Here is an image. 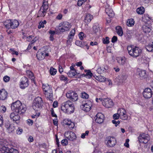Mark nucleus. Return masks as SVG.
<instances>
[{"label": "nucleus", "instance_id": "1", "mask_svg": "<svg viewBox=\"0 0 153 153\" xmlns=\"http://www.w3.org/2000/svg\"><path fill=\"white\" fill-rule=\"evenodd\" d=\"M12 110L16 113L22 114L24 113L26 110L25 105L22 104L20 101L18 100L12 103Z\"/></svg>", "mask_w": 153, "mask_h": 153}, {"label": "nucleus", "instance_id": "2", "mask_svg": "<svg viewBox=\"0 0 153 153\" xmlns=\"http://www.w3.org/2000/svg\"><path fill=\"white\" fill-rule=\"evenodd\" d=\"M61 109L64 112L71 114L74 112L75 106L74 103L70 100H68L62 103Z\"/></svg>", "mask_w": 153, "mask_h": 153}, {"label": "nucleus", "instance_id": "3", "mask_svg": "<svg viewBox=\"0 0 153 153\" xmlns=\"http://www.w3.org/2000/svg\"><path fill=\"white\" fill-rule=\"evenodd\" d=\"M127 50L129 54L133 57H137L139 56L142 53V50L138 47L135 46L132 47L131 46H128Z\"/></svg>", "mask_w": 153, "mask_h": 153}, {"label": "nucleus", "instance_id": "4", "mask_svg": "<svg viewBox=\"0 0 153 153\" xmlns=\"http://www.w3.org/2000/svg\"><path fill=\"white\" fill-rule=\"evenodd\" d=\"M4 24L7 28L15 29L18 26L19 23L16 20H7L4 22Z\"/></svg>", "mask_w": 153, "mask_h": 153}, {"label": "nucleus", "instance_id": "5", "mask_svg": "<svg viewBox=\"0 0 153 153\" xmlns=\"http://www.w3.org/2000/svg\"><path fill=\"white\" fill-rule=\"evenodd\" d=\"M0 152L1 153H18L17 150L5 146L3 142H0Z\"/></svg>", "mask_w": 153, "mask_h": 153}, {"label": "nucleus", "instance_id": "6", "mask_svg": "<svg viewBox=\"0 0 153 153\" xmlns=\"http://www.w3.org/2000/svg\"><path fill=\"white\" fill-rule=\"evenodd\" d=\"M138 141L140 144L141 143L146 144L149 140V135L144 133L140 134L138 137Z\"/></svg>", "mask_w": 153, "mask_h": 153}, {"label": "nucleus", "instance_id": "7", "mask_svg": "<svg viewBox=\"0 0 153 153\" xmlns=\"http://www.w3.org/2000/svg\"><path fill=\"white\" fill-rule=\"evenodd\" d=\"M59 27H61L60 28H59L60 31L62 32H64L65 31L69 30L71 28V25L69 22L65 21L60 23Z\"/></svg>", "mask_w": 153, "mask_h": 153}, {"label": "nucleus", "instance_id": "8", "mask_svg": "<svg viewBox=\"0 0 153 153\" xmlns=\"http://www.w3.org/2000/svg\"><path fill=\"white\" fill-rule=\"evenodd\" d=\"M66 96L68 98L73 102L77 100L78 98L77 94L72 91H68L66 94Z\"/></svg>", "mask_w": 153, "mask_h": 153}, {"label": "nucleus", "instance_id": "9", "mask_svg": "<svg viewBox=\"0 0 153 153\" xmlns=\"http://www.w3.org/2000/svg\"><path fill=\"white\" fill-rule=\"evenodd\" d=\"M65 137L69 140L74 141H75L76 138V134L71 131H68L65 133Z\"/></svg>", "mask_w": 153, "mask_h": 153}, {"label": "nucleus", "instance_id": "10", "mask_svg": "<svg viewBox=\"0 0 153 153\" xmlns=\"http://www.w3.org/2000/svg\"><path fill=\"white\" fill-rule=\"evenodd\" d=\"M107 146L108 147H113L116 143L115 138L113 137H108L105 140Z\"/></svg>", "mask_w": 153, "mask_h": 153}, {"label": "nucleus", "instance_id": "11", "mask_svg": "<svg viewBox=\"0 0 153 153\" xmlns=\"http://www.w3.org/2000/svg\"><path fill=\"white\" fill-rule=\"evenodd\" d=\"M83 103L80 106L82 109L86 112L90 111L92 106V102L90 101H87L86 102Z\"/></svg>", "mask_w": 153, "mask_h": 153}, {"label": "nucleus", "instance_id": "12", "mask_svg": "<svg viewBox=\"0 0 153 153\" xmlns=\"http://www.w3.org/2000/svg\"><path fill=\"white\" fill-rule=\"evenodd\" d=\"M117 113L120 116V118L122 120H125L127 119L128 117L126 114V111L124 108L119 109L117 111Z\"/></svg>", "mask_w": 153, "mask_h": 153}, {"label": "nucleus", "instance_id": "13", "mask_svg": "<svg viewBox=\"0 0 153 153\" xmlns=\"http://www.w3.org/2000/svg\"><path fill=\"white\" fill-rule=\"evenodd\" d=\"M48 2L46 1H43L42 3V5L41 7L40 10H39V13L40 14L41 13H41L40 16H45L44 13H46V11L48 8Z\"/></svg>", "mask_w": 153, "mask_h": 153}, {"label": "nucleus", "instance_id": "14", "mask_svg": "<svg viewBox=\"0 0 153 153\" xmlns=\"http://www.w3.org/2000/svg\"><path fill=\"white\" fill-rule=\"evenodd\" d=\"M29 85L28 79L26 77H22L20 80V87L21 88L24 89L27 87Z\"/></svg>", "mask_w": 153, "mask_h": 153}, {"label": "nucleus", "instance_id": "15", "mask_svg": "<svg viewBox=\"0 0 153 153\" xmlns=\"http://www.w3.org/2000/svg\"><path fill=\"white\" fill-rule=\"evenodd\" d=\"M102 104L103 106L107 108L111 107L114 104L112 100L108 98L104 99L102 102Z\"/></svg>", "mask_w": 153, "mask_h": 153}, {"label": "nucleus", "instance_id": "16", "mask_svg": "<svg viewBox=\"0 0 153 153\" xmlns=\"http://www.w3.org/2000/svg\"><path fill=\"white\" fill-rule=\"evenodd\" d=\"M152 94V92L151 89L149 88L145 89L143 93V96L146 99H149L151 98Z\"/></svg>", "mask_w": 153, "mask_h": 153}, {"label": "nucleus", "instance_id": "17", "mask_svg": "<svg viewBox=\"0 0 153 153\" xmlns=\"http://www.w3.org/2000/svg\"><path fill=\"white\" fill-rule=\"evenodd\" d=\"M19 113H15V112L11 113L10 115V119L16 123H19L20 119V116L18 114Z\"/></svg>", "mask_w": 153, "mask_h": 153}, {"label": "nucleus", "instance_id": "18", "mask_svg": "<svg viewBox=\"0 0 153 153\" xmlns=\"http://www.w3.org/2000/svg\"><path fill=\"white\" fill-rule=\"evenodd\" d=\"M95 118L97 123L101 124L104 121V116L101 113H98L95 117Z\"/></svg>", "mask_w": 153, "mask_h": 153}, {"label": "nucleus", "instance_id": "19", "mask_svg": "<svg viewBox=\"0 0 153 153\" xmlns=\"http://www.w3.org/2000/svg\"><path fill=\"white\" fill-rule=\"evenodd\" d=\"M137 73L141 79H144L147 76V74L145 70L138 68L137 70Z\"/></svg>", "mask_w": 153, "mask_h": 153}, {"label": "nucleus", "instance_id": "20", "mask_svg": "<svg viewBox=\"0 0 153 153\" xmlns=\"http://www.w3.org/2000/svg\"><path fill=\"white\" fill-rule=\"evenodd\" d=\"M8 96V93L4 89L0 90V100H4L7 99Z\"/></svg>", "mask_w": 153, "mask_h": 153}, {"label": "nucleus", "instance_id": "21", "mask_svg": "<svg viewBox=\"0 0 153 153\" xmlns=\"http://www.w3.org/2000/svg\"><path fill=\"white\" fill-rule=\"evenodd\" d=\"M5 126L7 128V132L9 133H13L15 129V127L14 125L10 124L9 122H7L5 123Z\"/></svg>", "mask_w": 153, "mask_h": 153}, {"label": "nucleus", "instance_id": "22", "mask_svg": "<svg viewBox=\"0 0 153 153\" xmlns=\"http://www.w3.org/2000/svg\"><path fill=\"white\" fill-rule=\"evenodd\" d=\"M142 28L144 33H149L152 30L151 24L146 23L144 25H143Z\"/></svg>", "mask_w": 153, "mask_h": 153}, {"label": "nucleus", "instance_id": "23", "mask_svg": "<svg viewBox=\"0 0 153 153\" xmlns=\"http://www.w3.org/2000/svg\"><path fill=\"white\" fill-rule=\"evenodd\" d=\"M105 12L110 18H112L114 17V14L112 9H111L109 6H108V7H106Z\"/></svg>", "mask_w": 153, "mask_h": 153}, {"label": "nucleus", "instance_id": "24", "mask_svg": "<svg viewBox=\"0 0 153 153\" xmlns=\"http://www.w3.org/2000/svg\"><path fill=\"white\" fill-rule=\"evenodd\" d=\"M42 88L43 91L45 92V94L46 93H50L52 91L51 86L48 84H43Z\"/></svg>", "mask_w": 153, "mask_h": 153}, {"label": "nucleus", "instance_id": "25", "mask_svg": "<svg viewBox=\"0 0 153 153\" xmlns=\"http://www.w3.org/2000/svg\"><path fill=\"white\" fill-rule=\"evenodd\" d=\"M93 19V16L89 13H87L85 16L84 22L87 23H89Z\"/></svg>", "mask_w": 153, "mask_h": 153}, {"label": "nucleus", "instance_id": "26", "mask_svg": "<svg viewBox=\"0 0 153 153\" xmlns=\"http://www.w3.org/2000/svg\"><path fill=\"white\" fill-rule=\"evenodd\" d=\"M108 68L107 66H100L97 70V72L99 74H102L107 71Z\"/></svg>", "mask_w": 153, "mask_h": 153}, {"label": "nucleus", "instance_id": "27", "mask_svg": "<svg viewBox=\"0 0 153 153\" xmlns=\"http://www.w3.org/2000/svg\"><path fill=\"white\" fill-rule=\"evenodd\" d=\"M33 107V109L36 110H38V99L37 97L34 100Z\"/></svg>", "mask_w": 153, "mask_h": 153}, {"label": "nucleus", "instance_id": "28", "mask_svg": "<svg viewBox=\"0 0 153 153\" xmlns=\"http://www.w3.org/2000/svg\"><path fill=\"white\" fill-rule=\"evenodd\" d=\"M126 59L124 57H118L117 59L118 63L120 65H123L126 61Z\"/></svg>", "mask_w": 153, "mask_h": 153}, {"label": "nucleus", "instance_id": "29", "mask_svg": "<svg viewBox=\"0 0 153 153\" xmlns=\"http://www.w3.org/2000/svg\"><path fill=\"white\" fill-rule=\"evenodd\" d=\"M26 75L29 78H30L34 84H35L36 82L34 80V76H33V73L30 71L28 70L26 71Z\"/></svg>", "mask_w": 153, "mask_h": 153}, {"label": "nucleus", "instance_id": "30", "mask_svg": "<svg viewBox=\"0 0 153 153\" xmlns=\"http://www.w3.org/2000/svg\"><path fill=\"white\" fill-rule=\"evenodd\" d=\"M84 71L86 72V74H83L82 75L84 76L86 78H90L92 76L93 74L91 72V71L90 70H85Z\"/></svg>", "mask_w": 153, "mask_h": 153}, {"label": "nucleus", "instance_id": "31", "mask_svg": "<svg viewBox=\"0 0 153 153\" xmlns=\"http://www.w3.org/2000/svg\"><path fill=\"white\" fill-rule=\"evenodd\" d=\"M116 30L117 34L120 36H122L123 34V32L122 28L120 26H117L116 27Z\"/></svg>", "mask_w": 153, "mask_h": 153}, {"label": "nucleus", "instance_id": "32", "mask_svg": "<svg viewBox=\"0 0 153 153\" xmlns=\"http://www.w3.org/2000/svg\"><path fill=\"white\" fill-rule=\"evenodd\" d=\"M151 18L147 14H144L142 17V21L145 22H147L151 20Z\"/></svg>", "mask_w": 153, "mask_h": 153}, {"label": "nucleus", "instance_id": "33", "mask_svg": "<svg viewBox=\"0 0 153 153\" xmlns=\"http://www.w3.org/2000/svg\"><path fill=\"white\" fill-rule=\"evenodd\" d=\"M77 74V73L76 70L70 71L67 74L68 76L70 77H74Z\"/></svg>", "mask_w": 153, "mask_h": 153}, {"label": "nucleus", "instance_id": "34", "mask_svg": "<svg viewBox=\"0 0 153 153\" xmlns=\"http://www.w3.org/2000/svg\"><path fill=\"white\" fill-rule=\"evenodd\" d=\"M145 48L148 51L153 52V45L152 44H151L146 45Z\"/></svg>", "mask_w": 153, "mask_h": 153}, {"label": "nucleus", "instance_id": "35", "mask_svg": "<svg viewBox=\"0 0 153 153\" xmlns=\"http://www.w3.org/2000/svg\"><path fill=\"white\" fill-rule=\"evenodd\" d=\"M134 23V20L132 19H129L126 22V24L127 26L129 27L133 26Z\"/></svg>", "mask_w": 153, "mask_h": 153}, {"label": "nucleus", "instance_id": "36", "mask_svg": "<svg viewBox=\"0 0 153 153\" xmlns=\"http://www.w3.org/2000/svg\"><path fill=\"white\" fill-rule=\"evenodd\" d=\"M46 96L51 101H52L53 99V94L52 91L51 92L46 93H45Z\"/></svg>", "mask_w": 153, "mask_h": 153}, {"label": "nucleus", "instance_id": "37", "mask_svg": "<svg viewBox=\"0 0 153 153\" xmlns=\"http://www.w3.org/2000/svg\"><path fill=\"white\" fill-rule=\"evenodd\" d=\"M144 8L143 7L138 8L136 10L137 13L139 14H142L144 12Z\"/></svg>", "mask_w": 153, "mask_h": 153}, {"label": "nucleus", "instance_id": "38", "mask_svg": "<svg viewBox=\"0 0 153 153\" xmlns=\"http://www.w3.org/2000/svg\"><path fill=\"white\" fill-rule=\"evenodd\" d=\"M96 79L100 82H104L106 78L103 76H96Z\"/></svg>", "mask_w": 153, "mask_h": 153}, {"label": "nucleus", "instance_id": "39", "mask_svg": "<svg viewBox=\"0 0 153 153\" xmlns=\"http://www.w3.org/2000/svg\"><path fill=\"white\" fill-rule=\"evenodd\" d=\"M57 72V70L56 69L53 68H51L50 69V73L52 75H54Z\"/></svg>", "mask_w": 153, "mask_h": 153}, {"label": "nucleus", "instance_id": "40", "mask_svg": "<svg viewBox=\"0 0 153 153\" xmlns=\"http://www.w3.org/2000/svg\"><path fill=\"white\" fill-rule=\"evenodd\" d=\"M47 23L46 20H44L43 21H41L39 22V29L42 27H44V25L46 24Z\"/></svg>", "mask_w": 153, "mask_h": 153}, {"label": "nucleus", "instance_id": "41", "mask_svg": "<svg viewBox=\"0 0 153 153\" xmlns=\"http://www.w3.org/2000/svg\"><path fill=\"white\" fill-rule=\"evenodd\" d=\"M39 101H40V102H39V109L42 108L43 107H44L43 101L42 100V98L41 97H40L39 98Z\"/></svg>", "mask_w": 153, "mask_h": 153}, {"label": "nucleus", "instance_id": "42", "mask_svg": "<svg viewBox=\"0 0 153 153\" xmlns=\"http://www.w3.org/2000/svg\"><path fill=\"white\" fill-rule=\"evenodd\" d=\"M81 94V97L84 99H87L89 97V95L84 92H82Z\"/></svg>", "mask_w": 153, "mask_h": 153}, {"label": "nucleus", "instance_id": "43", "mask_svg": "<svg viewBox=\"0 0 153 153\" xmlns=\"http://www.w3.org/2000/svg\"><path fill=\"white\" fill-rule=\"evenodd\" d=\"M79 36L80 39L82 40L84 38L86 37V36L83 33L81 32L79 34Z\"/></svg>", "mask_w": 153, "mask_h": 153}, {"label": "nucleus", "instance_id": "44", "mask_svg": "<svg viewBox=\"0 0 153 153\" xmlns=\"http://www.w3.org/2000/svg\"><path fill=\"white\" fill-rule=\"evenodd\" d=\"M109 39L108 37H106L105 38L102 39L103 43L104 44H108L109 43Z\"/></svg>", "mask_w": 153, "mask_h": 153}, {"label": "nucleus", "instance_id": "45", "mask_svg": "<svg viewBox=\"0 0 153 153\" xmlns=\"http://www.w3.org/2000/svg\"><path fill=\"white\" fill-rule=\"evenodd\" d=\"M98 24H97V25H95L93 26V29L94 31L96 33L99 30V27Z\"/></svg>", "mask_w": 153, "mask_h": 153}, {"label": "nucleus", "instance_id": "46", "mask_svg": "<svg viewBox=\"0 0 153 153\" xmlns=\"http://www.w3.org/2000/svg\"><path fill=\"white\" fill-rule=\"evenodd\" d=\"M87 0H78L77 2V5L79 6H81Z\"/></svg>", "mask_w": 153, "mask_h": 153}, {"label": "nucleus", "instance_id": "47", "mask_svg": "<svg viewBox=\"0 0 153 153\" xmlns=\"http://www.w3.org/2000/svg\"><path fill=\"white\" fill-rule=\"evenodd\" d=\"M89 133V131L88 130L86 131L85 133H83L82 134L81 137L82 139H84L85 138V136H88Z\"/></svg>", "mask_w": 153, "mask_h": 153}, {"label": "nucleus", "instance_id": "48", "mask_svg": "<svg viewBox=\"0 0 153 153\" xmlns=\"http://www.w3.org/2000/svg\"><path fill=\"white\" fill-rule=\"evenodd\" d=\"M61 144L63 146H66L68 144L67 140L66 139L62 140L61 141Z\"/></svg>", "mask_w": 153, "mask_h": 153}, {"label": "nucleus", "instance_id": "49", "mask_svg": "<svg viewBox=\"0 0 153 153\" xmlns=\"http://www.w3.org/2000/svg\"><path fill=\"white\" fill-rule=\"evenodd\" d=\"M71 123V121L70 120H69L68 119H65L64 120V123L66 125H68V126Z\"/></svg>", "mask_w": 153, "mask_h": 153}, {"label": "nucleus", "instance_id": "50", "mask_svg": "<svg viewBox=\"0 0 153 153\" xmlns=\"http://www.w3.org/2000/svg\"><path fill=\"white\" fill-rule=\"evenodd\" d=\"M23 131L22 129L19 128L16 131V133L17 134L20 135L21 134Z\"/></svg>", "mask_w": 153, "mask_h": 153}, {"label": "nucleus", "instance_id": "51", "mask_svg": "<svg viewBox=\"0 0 153 153\" xmlns=\"http://www.w3.org/2000/svg\"><path fill=\"white\" fill-rule=\"evenodd\" d=\"M127 77V75L126 74H123L122 75L121 79L122 80L124 81L126 79Z\"/></svg>", "mask_w": 153, "mask_h": 153}, {"label": "nucleus", "instance_id": "52", "mask_svg": "<svg viewBox=\"0 0 153 153\" xmlns=\"http://www.w3.org/2000/svg\"><path fill=\"white\" fill-rule=\"evenodd\" d=\"M10 79V77L7 76H6L3 77V80L5 82H8Z\"/></svg>", "mask_w": 153, "mask_h": 153}, {"label": "nucleus", "instance_id": "53", "mask_svg": "<svg viewBox=\"0 0 153 153\" xmlns=\"http://www.w3.org/2000/svg\"><path fill=\"white\" fill-rule=\"evenodd\" d=\"M60 80L62 81H65L67 80V78L65 77L63 75H61L60 77Z\"/></svg>", "mask_w": 153, "mask_h": 153}, {"label": "nucleus", "instance_id": "54", "mask_svg": "<svg viewBox=\"0 0 153 153\" xmlns=\"http://www.w3.org/2000/svg\"><path fill=\"white\" fill-rule=\"evenodd\" d=\"M51 115L52 117H56L57 118V116L56 114L55 113L53 108H52L51 110Z\"/></svg>", "mask_w": 153, "mask_h": 153}, {"label": "nucleus", "instance_id": "55", "mask_svg": "<svg viewBox=\"0 0 153 153\" xmlns=\"http://www.w3.org/2000/svg\"><path fill=\"white\" fill-rule=\"evenodd\" d=\"M112 122L115 125V126H117L118 124H119L120 123V121L118 120L117 121L114 120H112Z\"/></svg>", "mask_w": 153, "mask_h": 153}, {"label": "nucleus", "instance_id": "56", "mask_svg": "<svg viewBox=\"0 0 153 153\" xmlns=\"http://www.w3.org/2000/svg\"><path fill=\"white\" fill-rule=\"evenodd\" d=\"M119 117H120V116L117 113V114H114L113 115V118L114 120L118 119Z\"/></svg>", "mask_w": 153, "mask_h": 153}, {"label": "nucleus", "instance_id": "57", "mask_svg": "<svg viewBox=\"0 0 153 153\" xmlns=\"http://www.w3.org/2000/svg\"><path fill=\"white\" fill-rule=\"evenodd\" d=\"M75 30L74 29H73L71 30L70 32L69 35L71 36H74L75 33Z\"/></svg>", "mask_w": 153, "mask_h": 153}, {"label": "nucleus", "instance_id": "58", "mask_svg": "<svg viewBox=\"0 0 153 153\" xmlns=\"http://www.w3.org/2000/svg\"><path fill=\"white\" fill-rule=\"evenodd\" d=\"M117 37L116 36H114L112 38L111 41L112 43H115L117 41Z\"/></svg>", "mask_w": 153, "mask_h": 153}, {"label": "nucleus", "instance_id": "59", "mask_svg": "<svg viewBox=\"0 0 153 153\" xmlns=\"http://www.w3.org/2000/svg\"><path fill=\"white\" fill-rule=\"evenodd\" d=\"M62 15L61 13H59L57 16L56 19L59 20H61L62 18Z\"/></svg>", "mask_w": 153, "mask_h": 153}, {"label": "nucleus", "instance_id": "60", "mask_svg": "<svg viewBox=\"0 0 153 153\" xmlns=\"http://www.w3.org/2000/svg\"><path fill=\"white\" fill-rule=\"evenodd\" d=\"M27 123L30 126L32 125L33 123V121L30 119H28L27 121Z\"/></svg>", "mask_w": 153, "mask_h": 153}, {"label": "nucleus", "instance_id": "61", "mask_svg": "<svg viewBox=\"0 0 153 153\" xmlns=\"http://www.w3.org/2000/svg\"><path fill=\"white\" fill-rule=\"evenodd\" d=\"M143 60L142 63H145L147 64L148 63V61H147V59H148V58H147L145 57H144L143 58H142Z\"/></svg>", "mask_w": 153, "mask_h": 153}, {"label": "nucleus", "instance_id": "62", "mask_svg": "<svg viewBox=\"0 0 153 153\" xmlns=\"http://www.w3.org/2000/svg\"><path fill=\"white\" fill-rule=\"evenodd\" d=\"M74 126L75 124L74 123L71 122V123L69 126V127L70 129H72L74 128Z\"/></svg>", "mask_w": 153, "mask_h": 153}, {"label": "nucleus", "instance_id": "63", "mask_svg": "<svg viewBox=\"0 0 153 153\" xmlns=\"http://www.w3.org/2000/svg\"><path fill=\"white\" fill-rule=\"evenodd\" d=\"M3 124V117L0 115V126H1Z\"/></svg>", "mask_w": 153, "mask_h": 153}, {"label": "nucleus", "instance_id": "64", "mask_svg": "<svg viewBox=\"0 0 153 153\" xmlns=\"http://www.w3.org/2000/svg\"><path fill=\"white\" fill-rule=\"evenodd\" d=\"M33 36H30L27 38L26 40L28 42H30L33 39Z\"/></svg>", "mask_w": 153, "mask_h": 153}]
</instances>
